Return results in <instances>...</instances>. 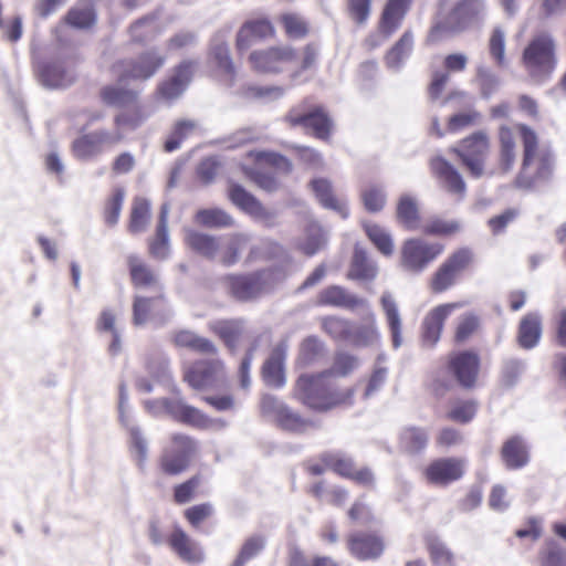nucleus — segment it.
Listing matches in <instances>:
<instances>
[{
	"label": "nucleus",
	"mask_w": 566,
	"mask_h": 566,
	"mask_svg": "<svg viewBox=\"0 0 566 566\" xmlns=\"http://www.w3.org/2000/svg\"><path fill=\"white\" fill-rule=\"evenodd\" d=\"M359 365L355 356L339 354L334 363L333 371H325L316 376L302 375L296 382L297 397L310 408L327 410L339 405H350L354 389L337 391L332 379L336 373L346 376Z\"/></svg>",
	"instance_id": "obj_1"
},
{
	"label": "nucleus",
	"mask_w": 566,
	"mask_h": 566,
	"mask_svg": "<svg viewBox=\"0 0 566 566\" xmlns=\"http://www.w3.org/2000/svg\"><path fill=\"white\" fill-rule=\"evenodd\" d=\"M523 143V163L516 184L522 188H531L547 180L554 169V156L549 147L539 145L536 133L526 125L515 127Z\"/></svg>",
	"instance_id": "obj_2"
},
{
	"label": "nucleus",
	"mask_w": 566,
	"mask_h": 566,
	"mask_svg": "<svg viewBox=\"0 0 566 566\" xmlns=\"http://www.w3.org/2000/svg\"><path fill=\"white\" fill-rule=\"evenodd\" d=\"M164 64V59L156 53H147L135 61H125L117 66L119 83L116 87H107L103 92V99L111 105L124 106L132 103L137 93L126 90L124 85L129 80L145 81L151 77Z\"/></svg>",
	"instance_id": "obj_3"
},
{
	"label": "nucleus",
	"mask_w": 566,
	"mask_h": 566,
	"mask_svg": "<svg viewBox=\"0 0 566 566\" xmlns=\"http://www.w3.org/2000/svg\"><path fill=\"white\" fill-rule=\"evenodd\" d=\"M485 11L484 0H461L444 21H439L431 29L429 40L434 42L451 33L463 30L479 19Z\"/></svg>",
	"instance_id": "obj_4"
},
{
	"label": "nucleus",
	"mask_w": 566,
	"mask_h": 566,
	"mask_svg": "<svg viewBox=\"0 0 566 566\" xmlns=\"http://www.w3.org/2000/svg\"><path fill=\"white\" fill-rule=\"evenodd\" d=\"M555 62V43L548 33L536 34L524 49L523 63L534 76L549 74Z\"/></svg>",
	"instance_id": "obj_5"
},
{
	"label": "nucleus",
	"mask_w": 566,
	"mask_h": 566,
	"mask_svg": "<svg viewBox=\"0 0 566 566\" xmlns=\"http://www.w3.org/2000/svg\"><path fill=\"white\" fill-rule=\"evenodd\" d=\"M145 406L148 410H153V408L164 410L176 419L199 429L220 430L226 428L228 424L223 419H211L199 409L186 405L182 401H169L164 399L158 401H146Z\"/></svg>",
	"instance_id": "obj_6"
},
{
	"label": "nucleus",
	"mask_w": 566,
	"mask_h": 566,
	"mask_svg": "<svg viewBox=\"0 0 566 566\" xmlns=\"http://www.w3.org/2000/svg\"><path fill=\"white\" fill-rule=\"evenodd\" d=\"M443 251L440 243H429L422 239L406 240L400 250L401 268L415 274L423 272Z\"/></svg>",
	"instance_id": "obj_7"
},
{
	"label": "nucleus",
	"mask_w": 566,
	"mask_h": 566,
	"mask_svg": "<svg viewBox=\"0 0 566 566\" xmlns=\"http://www.w3.org/2000/svg\"><path fill=\"white\" fill-rule=\"evenodd\" d=\"M282 275H274L270 270H263L249 275H229L227 287L238 300L248 301L272 287Z\"/></svg>",
	"instance_id": "obj_8"
},
{
	"label": "nucleus",
	"mask_w": 566,
	"mask_h": 566,
	"mask_svg": "<svg viewBox=\"0 0 566 566\" xmlns=\"http://www.w3.org/2000/svg\"><path fill=\"white\" fill-rule=\"evenodd\" d=\"M297 60L295 50L289 45L253 51L249 61L254 71L264 74L283 72Z\"/></svg>",
	"instance_id": "obj_9"
},
{
	"label": "nucleus",
	"mask_w": 566,
	"mask_h": 566,
	"mask_svg": "<svg viewBox=\"0 0 566 566\" xmlns=\"http://www.w3.org/2000/svg\"><path fill=\"white\" fill-rule=\"evenodd\" d=\"M196 449V442L192 439L184 434H175L163 455V470L168 474L182 472L189 465Z\"/></svg>",
	"instance_id": "obj_10"
},
{
	"label": "nucleus",
	"mask_w": 566,
	"mask_h": 566,
	"mask_svg": "<svg viewBox=\"0 0 566 566\" xmlns=\"http://www.w3.org/2000/svg\"><path fill=\"white\" fill-rule=\"evenodd\" d=\"M170 316L171 313L161 296H135L133 303V323L135 326H144L147 323L163 325Z\"/></svg>",
	"instance_id": "obj_11"
},
{
	"label": "nucleus",
	"mask_w": 566,
	"mask_h": 566,
	"mask_svg": "<svg viewBox=\"0 0 566 566\" xmlns=\"http://www.w3.org/2000/svg\"><path fill=\"white\" fill-rule=\"evenodd\" d=\"M474 177L483 175V161L489 150V139L485 133L476 132L462 140L460 148L453 149Z\"/></svg>",
	"instance_id": "obj_12"
},
{
	"label": "nucleus",
	"mask_w": 566,
	"mask_h": 566,
	"mask_svg": "<svg viewBox=\"0 0 566 566\" xmlns=\"http://www.w3.org/2000/svg\"><path fill=\"white\" fill-rule=\"evenodd\" d=\"M261 408L264 415L272 417L285 430L301 432L307 427L304 419L272 395L263 396Z\"/></svg>",
	"instance_id": "obj_13"
},
{
	"label": "nucleus",
	"mask_w": 566,
	"mask_h": 566,
	"mask_svg": "<svg viewBox=\"0 0 566 566\" xmlns=\"http://www.w3.org/2000/svg\"><path fill=\"white\" fill-rule=\"evenodd\" d=\"M168 545L172 553L185 563L196 565L205 560V552L200 544L179 526H175L168 535Z\"/></svg>",
	"instance_id": "obj_14"
},
{
	"label": "nucleus",
	"mask_w": 566,
	"mask_h": 566,
	"mask_svg": "<svg viewBox=\"0 0 566 566\" xmlns=\"http://www.w3.org/2000/svg\"><path fill=\"white\" fill-rule=\"evenodd\" d=\"M222 377L223 364L219 359L200 360L185 374V379L196 389L213 386Z\"/></svg>",
	"instance_id": "obj_15"
},
{
	"label": "nucleus",
	"mask_w": 566,
	"mask_h": 566,
	"mask_svg": "<svg viewBox=\"0 0 566 566\" xmlns=\"http://www.w3.org/2000/svg\"><path fill=\"white\" fill-rule=\"evenodd\" d=\"M460 307L458 303L442 304L431 310L422 322V343L432 348L440 339L444 321Z\"/></svg>",
	"instance_id": "obj_16"
},
{
	"label": "nucleus",
	"mask_w": 566,
	"mask_h": 566,
	"mask_svg": "<svg viewBox=\"0 0 566 566\" xmlns=\"http://www.w3.org/2000/svg\"><path fill=\"white\" fill-rule=\"evenodd\" d=\"M230 200L241 210L250 214L256 220L272 226L275 220V212L266 209L252 195L247 192L242 187L232 185L229 189Z\"/></svg>",
	"instance_id": "obj_17"
},
{
	"label": "nucleus",
	"mask_w": 566,
	"mask_h": 566,
	"mask_svg": "<svg viewBox=\"0 0 566 566\" xmlns=\"http://www.w3.org/2000/svg\"><path fill=\"white\" fill-rule=\"evenodd\" d=\"M323 461L328 469L339 475L353 479L359 484L369 485L374 482L373 473L368 469L357 470L352 459L343 453H326Z\"/></svg>",
	"instance_id": "obj_18"
},
{
	"label": "nucleus",
	"mask_w": 566,
	"mask_h": 566,
	"mask_svg": "<svg viewBox=\"0 0 566 566\" xmlns=\"http://www.w3.org/2000/svg\"><path fill=\"white\" fill-rule=\"evenodd\" d=\"M464 460L447 458L432 462L426 470L427 479L434 484L446 485L459 480L464 473Z\"/></svg>",
	"instance_id": "obj_19"
},
{
	"label": "nucleus",
	"mask_w": 566,
	"mask_h": 566,
	"mask_svg": "<svg viewBox=\"0 0 566 566\" xmlns=\"http://www.w3.org/2000/svg\"><path fill=\"white\" fill-rule=\"evenodd\" d=\"M287 120L292 126L300 125L306 129H312L316 137L323 139L328 137L332 128L331 119L321 108L306 114H302L294 108L289 113Z\"/></svg>",
	"instance_id": "obj_20"
},
{
	"label": "nucleus",
	"mask_w": 566,
	"mask_h": 566,
	"mask_svg": "<svg viewBox=\"0 0 566 566\" xmlns=\"http://www.w3.org/2000/svg\"><path fill=\"white\" fill-rule=\"evenodd\" d=\"M450 366L459 384L465 388L474 386L479 373V357L471 352L455 354Z\"/></svg>",
	"instance_id": "obj_21"
},
{
	"label": "nucleus",
	"mask_w": 566,
	"mask_h": 566,
	"mask_svg": "<svg viewBox=\"0 0 566 566\" xmlns=\"http://www.w3.org/2000/svg\"><path fill=\"white\" fill-rule=\"evenodd\" d=\"M431 169L448 192L463 197L465 184L452 165L442 157H436L431 160Z\"/></svg>",
	"instance_id": "obj_22"
},
{
	"label": "nucleus",
	"mask_w": 566,
	"mask_h": 566,
	"mask_svg": "<svg viewBox=\"0 0 566 566\" xmlns=\"http://www.w3.org/2000/svg\"><path fill=\"white\" fill-rule=\"evenodd\" d=\"M367 323L364 325L352 324L348 343L356 347H369L379 343L380 334L376 325V316L368 307Z\"/></svg>",
	"instance_id": "obj_23"
},
{
	"label": "nucleus",
	"mask_w": 566,
	"mask_h": 566,
	"mask_svg": "<svg viewBox=\"0 0 566 566\" xmlns=\"http://www.w3.org/2000/svg\"><path fill=\"white\" fill-rule=\"evenodd\" d=\"M380 305L391 333L392 346L397 349L402 345V319L397 302L390 292H385L380 297Z\"/></svg>",
	"instance_id": "obj_24"
},
{
	"label": "nucleus",
	"mask_w": 566,
	"mask_h": 566,
	"mask_svg": "<svg viewBox=\"0 0 566 566\" xmlns=\"http://www.w3.org/2000/svg\"><path fill=\"white\" fill-rule=\"evenodd\" d=\"M286 355L285 344L277 345L269 359L264 363L262 376L266 385L282 387L285 384L283 363Z\"/></svg>",
	"instance_id": "obj_25"
},
{
	"label": "nucleus",
	"mask_w": 566,
	"mask_h": 566,
	"mask_svg": "<svg viewBox=\"0 0 566 566\" xmlns=\"http://www.w3.org/2000/svg\"><path fill=\"white\" fill-rule=\"evenodd\" d=\"M186 244L207 259H217L220 250V237L210 235L191 229L185 230Z\"/></svg>",
	"instance_id": "obj_26"
},
{
	"label": "nucleus",
	"mask_w": 566,
	"mask_h": 566,
	"mask_svg": "<svg viewBox=\"0 0 566 566\" xmlns=\"http://www.w3.org/2000/svg\"><path fill=\"white\" fill-rule=\"evenodd\" d=\"M192 70V63H181L176 70L175 75L159 86V95L167 101L179 97L191 78Z\"/></svg>",
	"instance_id": "obj_27"
},
{
	"label": "nucleus",
	"mask_w": 566,
	"mask_h": 566,
	"mask_svg": "<svg viewBox=\"0 0 566 566\" xmlns=\"http://www.w3.org/2000/svg\"><path fill=\"white\" fill-rule=\"evenodd\" d=\"M542 336V321L538 314L528 313L520 322L517 342L524 349L534 348Z\"/></svg>",
	"instance_id": "obj_28"
},
{
	"label": "nucleus",
	"mask_w": 566,
	"mask_h": 566,
	"mask_svg": "<svg viewBox=\"0 0 566 566\" xmlns=\"http://www.w3.org/2000/svg\"><path fill=\"white\" fill-rule=\"evenodd\" d=\"M312 189L323 207L334 210L344 219L347 218L348 209L346 202L334 195L328 180L314 179L312 181Z\"/></svg>",
	"instance_id": "obj_29"
},
{
	"label": "nucleus",
	"mask_w": 566,
	"mask_h": 566,
	"mask_svg": "<svg viewBox=\"0 0 566 566\" xmlns=\"http://www.w3.org/2000/svg\"><path fill=\"white\" fill-rule=\"evenodd\" d=\"M318 302L324 305H332L346 308L368 307V302L347 293L343 287L333 285L321 292Z\"/></svg>",
	"instance_id": "obj_30"
},
{
	"label": "nucleus",
	"mask_w": 566,
	"mask_h": 566,
	"mask_svg": "<svg viewBox=\"0 0 566 566\" xmlns=\"http://www.w3.org/2000/svg\"><path fill=\"white\" fill-rule=\"evenodd\" d=\"M349 549L359 559L378 557L384 551L382 541L371 535H353L349 539Z\"/></svg>",
	"instance_id": "obj_31"
},
{
	"label": "nucleus",
	"mask_w": 566,
	"mask_h": 566,
	"mask_svg": "<svg viewBox=\"0 0 566 566\" xmlns=\"http://www.w3.org/2000/svg\"><path fill=\"white\" fill-rule=\"evenodd\" d=\"M220 250L217 259L224 265H232L238 262L240 253L249 243V237L245 234H231L220 237Z\"/></svg>",
	"instance_id": "obj_32"
},
{
	"label": "nucleus",
	"mask_w": 566,
	"mask_h": 566,
	"mask_svg": "<svg viewBox=\"0 0 566 566\" xmlns=\"http://www.w3.org/2000/svg\"><path fill=\"white\" fill-rule=\"evenodd\" d=\"M410 0H389L381 20V30L386 36L390 35L401 23Z\"/></svg>",
	"instance_id": "obj_33"
},
{
	"label": "nucleus",
	"mask_w": 566,
	"mask_h": 566,
	"mask_svg": "<svg viewBox=\"0 0 566 566\" xmlns=\"http://www.w3.org/2000/svg\"><path fill=\"white\" fill-rule=\"evenodd\" d=\"M40 76L43 84L52 88L69 86L74 81L73 72L66 70L64 65L59 62L42 67L40 70Z\"/></svg>",
	"instance_id": "obj_34"
},
{
	"label": "nucleus",
	"mask_w": 566,
	"mask_h": 566,
	"mask_svg": "<svg viewBox=\"0 0 566 566\" xmlns=\"http://www.w3.org/2000/svg\"><path fill=\"white\" fill-rule=\"evenodd\" d=\"M376 275V264L367 258L363 249L356 247L348 276L350 279L371 281Z\"/></svg>",
	"instance_id": "obj_35"
},
{
	"label": "nucleus",
	"mask_w": 566,
	"mask_h": 566,
	"mask_svg": "<svg viewBox=\"0 0 566 566\" xmlns=\"http://www.w3.org/2000/svg\"><path fill=\"white\" fill-rule=\"evenodd\" d=\"M502 457L505 464L512 469L522 468L528 461L527 449L518 437L505 442L502 448Z\"/></svg>",
	"instance_id": "obj_36"
},
{
	"label": "nucleus",
	"mask_w": 566,
	"mask_h": 566,
	"mask_svg": "<svg viewBox=\"0 0 566 566\" xmlns=\"http://www.w3.org/2000/svg\"><path fill=\"white\" fill-rule=\"evenodd\" d=\"M150 221V203L147 199L136 197L133 201L128 230L133 234L146 230Z\"/></svg>",
	"instance_id": "obj_37"
},
{
	"label": "nucleus",
	"mask_w": 566,
	"mask_h": 566,
	"mask_svg": "<svg viewBox=\"0 0 566 566\" xmlns=\"http://www.w3.org/2000/svg\"><path fill=\"white\" fill-rule=\"evenodd\" d=\"M174 343L179 347H187L200 354H214L216 346L207 338L198 336L191 331H179L174 335Z\"/></svg>",
	"instance_id": "obj_38"
},
{
	"label": "nucleus",
	"mask_w": 566,
	"mask_h": 566,
	"mask_svg": "<svg viewBox=\"0 0 566 566\" xmlns=\"http://www.w3.org/2000/svg\"><path fill=\"white\" fill-rule=\"evenodd\" d=\"M128 265L133 283L138 287H153L158 285V276L138 256L129 255Z\"/></svg>",
	"instance_id": "obj_39"
},
{
	"label": "nucleus",
	"mask_w": 566,
	"mask_h": 566,
	"mask_svg": "<svg viewBox=\"0 0 566 566\" xmlns=\"http://www.w3.org/2000/svg\"><path fill=\"white\" fill-rule=\"evenodd\" d=\"M413 35L411 32L406 31L395 46L387 53V66L397 70L406 61L412 51Z\"/></svg>",
	"instance_id": "obj_40"
},
{
	"label": "nucleus",
	"mask_w": 566,
	"mask_h": 566,
	"mask_svg": "<svg viewBox=\"0 0 566 566\" xmlns=\"http://www.w3.org/2000/svg\"><path fill=\"white\" fill-rule=\"evenodd\" d=\"M210 328L223 339L230 349L235 347L244 331L243 323L239 319L217 321L210 324Z\"/></svg>",
	"instance_id": "obj_41"
},
{
	"label": "nucleus",
	"mask_w": 566,
	"mask_h": 566,
	"mask_svg": "<svg viewBox=\"0 0 566 566\" xmlns=\"http://www.w3.org/2000/svg\"><path fill=\"white\" fill-rule=\"evenodd\" d=\"M197 223L208 228H226L233 226V219L226 211L213 208L202 209L196 213Z\"/></svg>",
	"instance_id": "obj_42"
},
{
	"label": "nucleus",
	"mask_w": 566,
	"mask_h": 566,
	"mask_svg": "<svg viewBox=\"0 0 566 566\" xmlns=\"http://www.w3.org/2000/svg\"><path fill=\"white\" fill-rule=\"evenodd\" d=\"M66 21L74 28L85 29L95 22V12L88 0L80 2L66 15Z\"/></svg>",
	"instance_id": "obj_43"
},
{
	"label": "nucleus",
	"mask_w": 566,
	"mask_h": 566,
	"mask_svg": "<svg viewBox=\"0 0 566 566\" xmlns=\"http://www.w3.org/2000/svg\"><path fill=\"white\" fill-rule=\"evenodd\" d=\"M397 218L408 229H416L419 222V211L416 200L405 195L397 206Z\"/></svg>",
	"instance_id": "obj_44"
},
{
	"label": "nucleus",
	"mask_w": 566,
	"mask_h": 566,
	"mask_svg": "<svg viewBox=\"0 0 566 566\" xmlns=\"http://www.w3.org/2000/svg\"><path fill=\"white\" fill-rule=\"evenodd\" d=\"M305 234L306 238L298 243V249L311 256L323 248L326 242V235L322 228L315 222H311L307 226Z\"/></svg>",
	"instance_id": "obj_45"
},
{
	"label": "nucleus",
	"mask_w": 566,
	"mask_h": 566,
	"mask_svg": "<svg viewBox=\"0 0 566 566\" xmlns=\"http://www.w3.org/2000/svg\"><path fill=\"white\" fill-rule=\"evenodd\" d=\"M249 157L253 158L258 167H273L280 172L287 174L292 169V164L283 156L272 151H250Z\"/></svg>",
	"instance_id": "obj_46"
},
{
	"label": "nucleus",
	"mask_w": 566,
	"mask_h": 566,
	"mask_svg": "<svg viewBox=\"0 0 566 566\" xmlns=\"http://www.w3.org/2000/svg\"><path fill=\"white\" fill-rule=\"evenodd\" d=\"M73 154L78 159H90L102 153V148L94 133L83 135L72 145Z\"/></svg>",
	"instance_id": "obj_47"
},
{
	"label": "nucleus",
	"mask_w": 566,
	"mask_h": 566,
	"mask_svg": "<svg viewBox=\"0 0 566 566\" xmlns=\"http://www.w3.org/2000/svg\"><path fill=\"white\" fill-rule=\"evenodd\" d=\"M428 442V434L419 428H406L400 436L401 448L409 452L416 453L424 449Z\"/></svg>",
	"instance_id": "obj_48"
},
{
	"label": "nucleus",
	"mask_w": 566,
	"mask_h": 566,
	"mask_svg": "<svg viewBox=\"0 0 566 566\" xmlns=\"http://www.w3.org/2000/svg\"><path fill=\"white\" fill-rule=\"evenodd\" d=\"M125 197H126L125 189L117 187L113 190L112 195L106 200L105 208H104V217H105V222L108 226L113 227V226L117 224Z\"/></svg>",
	"instance_id": "obj_49"
},
{
	"label": "nucleus",
	"mask_w": 566,
	"mask_h": 566,
	"mask_svg": "<svg viewBox=\"0 0 566 566\" xmlns=\"http://www.w3.org/2000/svg\"><path fill=\"white\" fill-rule=\"evenodd\" d=\"M365 231L370 241L384 255H391L394 252V243L390 234L378 224L366 223Z\"/></svg>",
	"instance_id": "obj_50"
},
{
	"label": "nucleus",
	"mask_w": 566,
	"mask_h": 566,
	"mask_svg": "<svg viewBox=\"0 0 566 566\" xmlns=\"http://www.w3.org/2000/svg\"><path fill=\"white\" fill-rule=\"evenodd\" d=\"M501 143V163L504 170L511 169L515 161V142L514 133L511 128L502 126L500 128Z\"/></svg>",
	"instance_id": "obj_51"
},
{
	"label": "nucleus",
	"mask_w": 566,
	"mask_h": 566,
	"mask_svg": "<svg viewBox=\"0 0 566 566\" xmlns=\"http://www.w3.org/2000/svg\"><path fill=\"white\" fill-rule=\"evenodd\" d=\"M461 230V223L457 220H446L440 218L431 219L424 226V233L431 235H452Z\"/></svg>",
	"instance_id": "obj_52"
},
{
	"label": "nucleus",
	"mask_w": 566,
	"mask_h": 566,
	"mask_svg": "<svg viewBox=\"0 0 566 566\" xmlns=\"http://www.w3.org/2000/svg\"><path fill=\"white\" fill-rule=\"evenodd\" d=\"M489 52L499 66L503 67L506 65L505 33L501 28L493 30L489 40Z\"/></svg>",
	"instance_id": "obj_53"
},
{
	"label": "nucleus",
	"mask_w": 566,
	"mask_h": 566,
	"mask_svg": "<svg viewBox=\"0 0 566 566\" xmlns=\"http://www.w3.org/2000/svg\"><path fill=\"white\" fill-rule=\"evenodd\" d=\"M458 276L459 275L455 274V272H453V270L450 269L447 265V263L444 262L439 268V270L436 272V274L433 275V277L431 280L432 291L440 293V292L448 290L455 283Z\"/></svg>",
	"instance_id": "obj_54"
},
{
	"label": "nucleus",
	"mask_w": 566,
	"mask_h": 566,
	"mask_svg": "<svg viewBox=\"0 0 566 566\" xmlns=\"http://www.w3.org/2000/svg\"><path fill=\"white\" fill-rule=\"evenodd\" d=\"M263 547L264 539L261 536H252L248 538L232 566H244V564L256 556Z\"/></svg>",
	"instance_id": "obj_55"
},
{
	"label": "nucleus",
	"mask_w": 566,
	"mask_h": 566,
	"mask_svg": "<svg viewBox=\"0 0 566 566\" xmlns=\"http://www.w3.org/2000/svg\"><path fill=\"white\" fill-rule=\"evenodd\" d=\"M350 326V322L338 317H327L323 321V328L335 339L348 342Z\"/></svg>",
	"instance_id": "obj_56"
},
{
	"label": "nucleus",
	"mask_w": 566,
	"mask_h": 566,
	"mask_svg": "<svg viewBox=\"0 0 566 566\" xmlns=\"http://www.w3.org/2000/svg\"><path fill=\"white\" fill-rule=\"evenodd\" d=\"M431 559L437 566H453L454 556L447 545L439 539L429 543Z\"/></svg>",
	"instance_id": "obj_57"
},
{
	"label": "nucleus",
	"mask_w": 566,
	"mask_h": 566,
	"mask_svg": "<svg viewBox=\"0 0 566 566\" xmlns=\"http://www.w3.org/2000/svg\"><path fill=\"white\" fill-rule=\"evenodd\" d=\"M365 208L370 212L380 211L386 203V193L378 186H370L363 192Z\"/></svg>",
	"instance_id": "obj_58"
},
{
	"label": "nucleus",
	"mask_w": 566,
	"mask_h": 566,
	"mask_svg": "<svg viewBox=\"0 0 566 566\" xmlns=\"http://www.w3.org/2000/svg\"><path fill=\"white\" fill-rule=\"evenodd\" d=\"M115 314L111 310H105L102 312L101 317L98 319V328L101 331L109 332L113 335V342L109 345V350L116 354L119 350V335L115 328Z\"/></svg>",
	"instance_id": "obj_59"
},
{
	"label": "nucleus",
	"mask_w": 566,
	"mask_h": 566,
	"mask_svg": "<svg viewBox=\"0 0 566 566\" xmlns=\"http://www.w3.org/2000/svg\"><path fill=\"white\" fill-rule=\"evenodd\" d=\"M478 80L481 86L482 96L489 98L499 87V78L493 71L486 66L478 67Z\"/></svg>",
	"instance_id": "obj_60"
},
{
	"label": "nucleus",
	"mask_w": 566,
	"mask_h": 566,
	"mask_svg": "<svg viewBox=\"0 0 566 566\" xmlns=\"http://www.w3.org/2000/svg\"><path fill=\"white\" fill-rule=\"evenodd\" d=\"M481 119V114L474 109L455 114L449 119L450 132H459L463 128L475 125Z\"/></svg>",
	"instance_id": "obj_61"
},
{
	"label": "nucleus",
	"mask_w": 566,
	"mask_h": 566,
	"mask_svg": "<svg viewBox=\"0 0 566 566\" xmlns=\"http://www.w3.org/2000/svg\"><path fill=\"white\" fill-rule=\"evenodd\" d=\"M282 22L286 34L290 38H301L306 34L307 25L305 21L297 14L287 13L282 17Z\"/></svg>",
	"instance_id": "obj_62"
},
{
	"label": "nucleus",
	"mask_w": 566,
	"mask_h": 566,
	"mask_svg": "<svg viewBox=\"0 0 566 566\" xmlns=\"http://www.w3.org/2000/svg\"><path fill=\"white\" fill-rule=\"evenodd\" d=\"M212 59L217 66L226 74H233V63L229 55V49L224 43H218L212 48Z\"/></svg>",
	"instance_id": "obj_63"
},
{
	"label": "nucleus",
	"mask_w": 566,
	"mask_h": 566,
	"mask_svg": "<svg viewBox=\"0 0 566 566\" xmlns=\"http://www.w3.org/2000/svg\"><path fill=\"white\" fill-rule=\"evenodd\" d=\"M476 412V407L473 401L457 402L449 412V418L458 422H469L472 420Z\"/></svg>",
	"instance_id": "obj_64"
}]
</instances>
